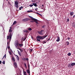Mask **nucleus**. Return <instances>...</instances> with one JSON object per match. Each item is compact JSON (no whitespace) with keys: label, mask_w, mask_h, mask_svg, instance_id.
I'll return each instance as SVG.
<instances>
[{"label":"nucleus","mask_w":75,"mask_h":75,"mask_svg":"<svg viewBox=\"0 0 75 75\" xmlns=\"http://www.w3.org/2000/svg\"><path fill=\"white\" fill-rule=\"evenodd\" d=\"M47 37V35L44 36H41L38 35L37 37L36 38L37 39V41H38L39 42H40V40H43L45 38H46Z\"/></svg>","instance_id":"nucleus-1"},{"label":"nucleus","mask_w":75,"mask_h":75,"mask_svg":"<svg viewBox=\"0 0 75 75\" xmlns=\"http://www.w3.org/2000/svg\"><path fill=\"white\" fill-rule=\"evenodd\" d=\"M30 18L31 19V21H30V23H34V22H35L36 24H39L38 22V20L37 19L33 18L31 16H30Z\"/></svg>","instance_id":"nucleus-2"},{"label":"nucleus","mask_w":75,"mask_h":75,"mask_svg":"<svg viewBox=\"0 0 75 75\" xmlns=\"http://www.w3.org/2000/svg\"><path fill=\"white\" fill-rule=\"evenodd\" d=\"M12 37V35L11 33H10L8 36H7V40H8L9 39V42L11 41V37Z\"/></svg>","instance_id":"nucleus-3"},{"label":"nucleus","mask_w":75,"mask_h":75,"mask_svg":"<svg viewBox=\"0 0 75 75\" xmlns=\"http://www.w3.org/2000/svg\"><path fill=\"white\" fill-rule=\"evenodd\" d=\"M20 43L18 40H16L15 42V45L16 47H17L18 46V45Z\"/></svg>","instance_id":"nucleus-4"},{"label":"nucleus","mask_w":75,"mask_h":75,"mask_svg":"<svg viewBox=\"0 0 75 75\" xmlns=\"http://www.w3.org/2000/svg\"><path fill=\"white\" fill-rule=\"evenodd\" d=\"M30 20V19L27 18L23 19L22 21H24V22H25V21H29V20Z\"/></svg>","instance_id":"nucleus-5"},{"label":"nucleus","mask_w":75,"mask_h":75,"mask_svg":"<svg viewBox=\"0 0 75 75\" xmlns=\"http://www.w3.org/2000/svg\"><path fill=\"white\" fill-rule=\"evenodd\" d=\"M44 30H42L40 31V32L39 31L38 32V34H40V35H43L44 34Z\"/></svg>","instance_id":"nucleus-6"},{"label":"nucleus","mask_w":75,"mask_h":75,"mask_svg":"<svg viewBox=\"0 0 75 75\" xmlns=\"http://www.w3.org/2000/svg\"><path fill=\"white\" fill-rule=\"evenodd\" d=\"M13 65H14V67L15 68H17V63H16V62H14L13 63Z\"/></svg>","instance_id":"nucleus-7"},{"label":"nucleus","mask_w":75,"mask_h":75,"mask_svg":"<svg viewBox=\"0 0 75 75\" xmlns=\"http://www.w3.org/2000/svg\"><path fill=\"white\" fill-rule=\"evenodd\" d=\"M14 3L15 6H17L18 5V2H17V0L14 1Z\"/></svg>","instance_id":"nucleus-8"},{"label":"nucleus","mask_w":75,"mask_h":75,"mask_svg":"<svg viewBox=\"0 0 75 75\" xmlns=\"http://www.w3.org/2000/svg\"><path fill=\"white\" fill-rule=\"evenodd\" d=\"M18 47H19L21 48V47H23V44H19L18 45Z\"/></svg>","instance_id":"nucleus-9"},{"label":"nucleus","mask_w":75,"mask_h":75,"mask_svg":"<svg viewBox=\"0 0 75 75\" xmlns=\"http://www.w3.org/2000/svg\"><path fill=\"white\" fill-rule=\"evenodd\" d=\"M18 51V54L21 57L22 56V54H21V53L19 52V51H18V50H17Z\"/></svg>","instance_id":"nucleus-10"},{"label":"nucleus","mask_w":75,"mask_h":75,"mask_svg":"<svg viewBox=\"0 0 75 75\" xmlns=\"http://www.w3.org/2000/svg\"><path fill=\"white\" fill-rule=\"evenodd\" d=\"M74 14V12L72 11L70 12V14L71 16H73Z\"/></svg>","instance_id":"nucleus-11"},{"label":"nucleus","mask_w":75,"mask_h":75,"mask_svg":"<svg viewBox=\"0 0 75 75\" xmlns=\"http://www.w3.org/2000/svg\"><path fill=\"white\" fill-rule=\"evenodd\" d=\"M60 41V38L59 36H57V39L56 40V41L59 42Z\"/></svg>","instance_id":"nucleus-12"},{"label":"nucleus","mask_w":75,"mask_h":75,"mask_svg":"<svg viewBox=\"0 0 75 75\" xmlns=\"http://www.w3.org/2000/svg\"><path fill=\"white\" fill-rule=\"evenodd\" d=\"M27 73L29 74H30V69H27L26 71Z\"/></svg>","instance_id":"nucleus-13"},{"label":"nucleus","mask_w":75,"mask_h":75,"mask_svg":"<svg viewBox=\"0 0 75 75\" xmlns=\"http://www.w3.org/2000/svg\"><path fill=\"white\" fill-rule=\"evenodd\" d=\"M32 4L33 6H35V7H37V3H33Z\"/></svg>","instance_id":"nucleus-14"},{"label":"nucleus","mask_w":75,"mask_h":75,"mask_svg":"<svg viewBox=\"0 0 75 75\" xmlns=\"http://www.w3.org/2000/svg\"><path fill=\"white\" fill-rule=\"evenodd\" d=\"M12 59L13 62H15V61H16L15 60V59L14 58V57H12Z\"/></svg>","instance_id":"nucleus-15"},{"label":"nucleus","mask_w":75,"mask_h":75,"mask_svg":"<svg viewBox=\"0 0 75 75\" xmlns=\"http://www.w3.org/2000/svg\"><path fill=\"white\" fill-rule=\"evenodd\" d=\"M71 65L72 67H73V66H75V63H72L71 64Z\"/></svg>","instance_id":"nucleus-16"},{"label":"nucleus","mask_w":75,"mask_h":75,"mask_svg":"<svg viewBox=\"0 0 75 75\" xmlns=\"http://www.w3.org/2000/svg\"><path fill=\"white\" fill-rule=\"evenodd\" d=\"M16 59L18 61L19 59H20L19 58V57H18V56L17 55H16Z\"/></svg>","instance_id":"nucleus-17"},{"label":"nucleus","mask_w":75,"mask_h":75,"mask_svg":"<svg viewBox=\"0 0 75 75\" xmlns=\"http://www.w3.org/2000/svg\"><path fill=\"white\" fill-rule=\"evenodd\" d=\"M66 44H67V45L68 46V45H69V43L68 41H67L66 42Z\"/></svg>","instance_id":"nucleus-18"},{"label":"nucleus","mask_w":75,"mask_h":75,"mask_svg":"<svg viewBox=\"0 0 75 75\" xmlns=\"http://www.w3.org/2000/svg\"><path fill=\"white\" fill-rule=\"evenodd\" d=\"M24 65L25 66V67H26L25 69L27 68V64L25 63H24Z\"/></svg>","instance_id":"nucleus-19"},{"label":"nucleus","mask_w":75,"mask_h":75,"mask_svg":"<svg viewBox=\"0 0 75 75\" xmlns=\"http://www.w3.org/2000/svg\"><path fill=\"white\" fill-rule=\"evenodd\" d=\"M22 59L23 60V61H26V58H22Z\"/></svg>","instance_id":"nucleus-20"},{"label":"nucleus","mask_w":75,"mask_h":75,"mask_svg":"<svg viewBox=\"0 0 75 75\" xmlns=\"http://www.w3.org/2000/svg\"><path fill=\"white\" fill-rule=\"evenodd\" d=\"M5 57V58H6V54H5L4 55V56L3 58H3H4Z\"/></svg>","instance_id":"nucleus-21"},{"label":"nucleus","mask_w":75,"mask_h":75,"mask_svg":"<svg viewBox=\"0 0 75 75\" xmlns=\"http://www.w3.org/2000/svg\"><path fill=\"white\" fill-rule=\"evenodd\" d=\"M16 23H17V22L16 21H15L13 23V24H16Z\"/></svg>","instance_id":"nucleus-22"},{"label":"nucleus","mask_w":75,"mask_h":75,"mask_svg":"<svg viewBox=\"0 0 75 75\" xmlns=\"http://www.w3.org/2000/svg\"><path fill=\"white\" fill-rule=\"evenodd\" d=\"M71 54L70 52H69V53H68V56H71Z\"/></svg>","instance_id":"nucleus-23"},{"label":"nucleus","mask_w":75,"mask_h":75,"mask_svg":"<svg viewBox=\"0 0 75 75\" xmlns=\"http://www.w3.org/2000/svg\"><path fill=\"white\" fill-rule=\"evenodd\" d=\"M9 32L10 33H12L13 32V30L11 29H10L9 31Z\"/></svg>","instance_id":"nucleus-24"},{"label":"nucleus","mask_w":75,"mask_h":75,"mask_svg":"<svg viewBox=\"0 0 75 75\" xmlns=\"http://www.w3.org/2000/svg\"><path fill=\"white\" fill-rule=\"evenodd\" d=\"M67 22H69V18H67Z\"/></svg>","instance_id":"nucleus-25"},{"label":"nucleus","mask_w":75,"mask_h":75,"mask_svg":"<svg viewBox=\"0 0 75 75\" xmlns=\"http://www.w3.org/2000/svg\"><path fill=\"white\" fill-rule=\"evenodd\" d=\"M27 12H28V13H32V12H33V11L30 10V11H27Z\"/></svg>","instance_id":"nucleus-26"},{"label":"nucleus","mask_w":75,"mask_h":75,"mask_svg":"<svg viewBox=\"0 0 75 75\" xmlns=\"http://www.w3.org/2000/svg\"><path fill=\"white\" fill-rule=\"evenodd\" d=\"M15 6L16 7V8H18V5H15Z\"/></svg>","instance_id":"nucleus-27"},{"label":"nucleus","mask_w":75,"mask_h":75,"mask_svg":"<svg viewBox=\"0 0 75 75\" xmlns=\"http://www.w3.org/2000/svg\"><path fill=\"white\" fill-rule=\"evenodd\" d=\"M33 51V49H30V52L32 53Z\"/></svg>","instance_id":"nucleus-28"},{"label":"nucleus","mask_w":75,"mask_h":75,"mask_svg":"<svg viewBox=\"0 0 75 75\" xmlns=\"http://www.w3.org/2000/svg\"><path fill=\"white\" fill-rule=\"evenodd\" d=\"M23 6H21V7H20V8H19V9L20 10H21V9H22V8H23Z\"/></svg>","instance_id":"nucleus-29"},{"label":"nucleus","mask_w":75,"mask_h":75,"mask_svg":"<svg viewBox=\"0 0 75 75\" xmlns=\"http://www.w3.org/2000/svg\"><path fill=\"white\" fill-rule=\"evenodd\" d=\"M2 63L3 64H5V61H3Z\"/></svg>","instance_id":"nucleus-30"},{"label":"nucleus","mask_w":75,"mask_h":75,"mask_svg":"<svg viewBox=\"0 0 75 75\" xmlns=\"http://www.w3.org/2000/svg\"><path fill=\"white\" fill-rule=\"evenodd\" d=\"M26 72H25V71L24 72L23 74H24V75H26Z\"/></svg>","instance_id":"nucleus-31"},{"label":"nucleus","mask_w":75,"mask_h":75,"mask_svg":"<svg viewBox=\"0 0 75 75\" xmlns=\"http://www.w3.org/2000/svg\"><path fill=\"white\" fill-rule=\"evenodd\" d=\"M20 51H21V52H23V50L22 49H21Z\"/></svg>","instance_id":"nucleus-32"},{"label":"nucleus","mask_w":75,"mask_h":75,"mask_svg":"<svg viewBox=\"0 0 75 75\" xmlns=\"http://www.w3.org/2000/svg\"><path fill=\"white\" fill-rule=\"evenodd\" d=\"M30 6V7H33V5H31V4H30L29 5Z\"/></svg>","instance_id":"nucleus-33"},{"label":"nucleus","mask_w":75,"mask_h":75,"mask_svg":"<svg viewBox=\"0 0 75 75\" xmlns=\"http://www.w3.org/2000/svg\"><path fill=\"white\" fill-rule=\"evenodd\" d=\"M28 69H30V64H29L28 67Z\"/></svg>","instance_id":"nucleus-34"},{"label":"nucleus","mask_w":75,"mask_h":75,"mask_svg":"<svg viewBox=\"0 0 75 75\" xmlns=\"http://www.w3.org/2000/svg\"><path fill=\"white\" fill-rule=\"evenodd\" d=\"M45 25H43L42 26V28H45Z\"/></svg>","instance_id":"nucleus-35"},{"label":"nucleus","mask_w":75,"mask_h":75,"mask_svg":"<svg viewBox=\"0 0 75 75\" xmlns=\"http://www.w3.org/2000/svg\"><path fill=\"white\" fill-rule=\"evenodd\" d=\"M28 30H32V29L31 28H29Z\"/></svg>","instance_id":"nucleus-36"},{"label":"nucleus","mask_w":75,"mask_h":75,"mask_svg":"<svg viewBox=\"0 0 75 75\" xmlns=\"http://www.w3.org/2000/svg\"><path fill=\"white\" fill-rule=\"evenodd\" d=\"M67 39H68V40H70V39H71V38H69V37H68L67 38Z\"/></svg>","instance_id":"nucleus-37"},{"label":"nucleus","mask_w":75,"mask_h":75,"mask_svg":"<svg viewBox=\"0 0 75 75\" xmlns=\"http://www.w3.org/2000/svg\"><path fill=\"white\" fill-rule=\"evenodd\" d=\"M73 18H75V15H74L73 16Z\"/></svg>","instance_id":"nucleus-38"},{"label":"nucleus","mask_w":75,"mask_h":75,"mask_svg":"<svg viewBox=\"0 0 75 75\" xmlns=\"http://www.w3.org/2000/svg\"><path fill=\"white\" fill-rule=\"evenodd\" d=\"M43 42H44V43H43V44H45V43H46V42H45V41H44Z\"/></svg>","instance_id":"nucleus-39"},{"label":"nucleus","mask_w":75,"mask_h":75,"mask_svg":"<svg viewBox=\"0 0 75 75\" xmlns=\"http://www.w3.org/2000/svg\"><path fill=\"white\" fill-rule=\"evenodd\" d=\"M26 61H28V58H26Z\"/></svg>","instance_id":"nucleus-40"},{"label":"nucleus","mask_w":75,"mask_h":75,"mask_svg":"<svg viewBox=\"0 0 75 75\" xmlns=\"http://www.w3.org/2000/svg\"><path fill=\"white\" fill-rule=\"evenodd\" d=\"M73 26H74V27H75V23H74L73 25Z\"/></svg>","instance_id":"nucleus-41"},{"label":"nucleus","mask_w":75,"mask_h":75,"mask_svg":"<svg viewBox=\"0 0 75 75\" xmlns=\"http://www.w3.org/2000/svg\"><path fill=\"white\" fill-rule=\"evenodd\" d=\"M9 53L10 54V55H11V52H9Z\"/></svg>","instance_id":"nucleus-42"},{"label":"nucleus","mask_w":75,"mask_h":75,"mask_svg":"<svg viewBox=\"0 0 75 75\" xmlns=\"http://www.w3.org/2000/svg\"><path fill=\"white\" fill-rule=\"evenodd\" d=\"M1 64V61H0V64Z\"/></svg>","instance_id":"nucleus-43"},{"label":"nucleus","mask_w":75,"mask_h":75,"mask_svg":"<svg viewBox=\"0 0 75 75\" xmlns=\"http://www.w3.org/2000/svg\"><path fill=\"white\" fill-rule=\"evenodd\" d=\"M24 39V40H25L26 39V38L25 37Z\"/></svg>","instance_id":"nucleus-44"},{"label":"nucleus","mask_w":75,"mask_h":75,"mask_svg":"<svg viewBox=\"0 0 75 75\" xmlns=\"http://www.w3.org/2000/svg\"><path fill=\"white\" fill-rule=\"evenodd\" d=\"M21 49H20V48H18V50H21Z\"/></svg>","instance_id":"nucleus-45"},{"label":"nucleus","mask_w":75,"mask_h":75,"mask_svg":"<svg viewBox=\"0 0 75 75\" xmlns=\"http://www.w3.org/2000/svg\"><path fill=\"white\" fill-rule=\"evenodd\" d=\"M42 7H44V4H42Z\"/></svg>","instance_id":"nucleus-46"},{"label":"nucleus","mask_w":75,"mask_h":75,"mask_svg":"<svg viewBox=\"0 0 75 75\" xmlns=\"http://www.w3.org/2000/svg\"><path fill=\"white\" fill-rule=\"evenodd\" d=\"M50 40V38L48 40H47V41H49V40Z\"/></svg>","instance_id":"nucleus-47"},{"label":"nucleus","mask_w":75,"mask_h":75,"mask_svg":"<svg viewBox=\"0 0 75 75\" xmlns=\"http://www.w3.org/2000/svg\"><path fill=\"white\" fill-rule=\"evenodd\" d=\"M25 32H28V31H27V30H26Z\"/></svg>","instance_id":"nucleus-48"},{"label":"nucleus","mask_w":75,"mask_h":75,"mask_svg":"<svg viewBox=\"0 0 75 75\" xmlns=\"http://www.w3.org/2000/svg\"><path fill=\"white\" fill-rule=\"evenodd\" d=\"M40 7H42V5H40Z\"/></svg>","instance_id":"nucleus-49"},{"label":"nucleus","mask_w":75,"mask_h":75,"mask_svg":"<svg viewBox=\"0 0 75 75\" xmlns=\"http://www.w3.org/2000/svg\"><path fill=\"white\" fill-rule=\"evenodd\" d=\"M41 8L42 9H43V8H42V7H41Z\"/></svg>","instance_id":"nucleus-50"},{"label":"nucleus","mask_w":75,"mask_h":75,"mask_svg":"<svg viewBox=\"0 0 75 75\" xmlns=\"http://www.w3.org/2000/svg\"><path fill=\"white\" fill-rule=\"evenodd\" d=\"M17 49H18V47H17V48H16Z\"/></svg>","instance_id":"nucleus-51"},{"label":"nucleus","mask_w":75,"mask_h":75,"mask_svg":"<svg viewBox=\"0 0 75 75\" xmlns=\"http://www.w3.org/2000/svg\"><path fill=\"white\" fill-rule=\"evenodd\" d=\"M11 29H12L11 28H10V30H11Z\"/></svg>","instance_id":"nucleus-52"},{"label":"nucleus","mask_w":75,"mask_h":75,"mask_svg":"<svg viewBox=\"0 0 75 75\" xmlns=\"http://www.w3.org/2000/svg\"><path fill=\"white\" fill-rule=\"evenodd\" d=\"M8 42L7 44H8Z\"/></svg>","instance_id":"nucleus-53"},{"label":"nucleus","mask_w":75,"mask_h":75,"mask_svg":"<svg viewBox=\"0 0 75 75\" xmlns=\"http://www.w3.org/2000/svg\"><path fill=\"white\" fill-rule=\"evenodd\" d=\"M29 75H30V73H29Z\"/></svg>","instance_id":"nucleus-54"},{"label":"nucleus","mask_w":75,"mask_h":75,"mask_svg":"<svg viewBox=\"0 0 75 75\" xmlns=\"http://www.w3.org/2000/svg\"><path fill=\"white\" fill-rule=\"evenodd\" d=\"M55 1H57V0H54Z\"/></svg>","instance_id":"nucleus-55"},{"label":"nucleus","mask_w":75,"mask_h":75,"mask_svg":"<svg viewBox=\"0 0 75 75\" xmlns=\"http://www.w3.org/2000/svg\"><path fill=\"white\" fill-rule=\"evenodd\" d=\"M8 48H9V47H8Z\"/></svg>","instance_id":"nucleus-56"},{"label":"nucleus","mask_w":75,"mask_h":75,"mask_svg":"<svg viewBox=\"0 0 75 75\" xmlns=\"http://www.w3.org/2000/svg\"><path fill=\"white\" fill-rule=\"evenodd\" d=\"M69 66H71V64H70V65H69Z\"/></svg>","instance_id":"nucleus-57"},{"label":"nucleus","mask_w":75,"mask_h":75,"mask_svg":"<svg viewBox=\"0 0 75 75\" xmlns=\"http://www.w3.org/2000/svg\"><path fill=\"white\" fill-rule=\"evenodd\" d=\"M6 1H8V0H6Z\"/></svg>","instance_id":"nucleus-58"},{"label":"nucleus","mask_w":75,"mask_h":75,"mask_svg":"<svg viewBox=\"0 0 75 75\" xmlns=\"http://www.w3.org/2000/svg\"><path fill=\"white\" fill-rule=\"evenodd\" d=\"M2 59H3V58Z\"/></svg>","instance_id":"nucleus-59"},{"label":"nucleus","mask_w":75,"mask_h":75,"mask_svg":"<svg viewBox=\"0 0 75 75\" xmlns=\"http://www.w3.org/2000/svg\"><path fill=\"white\" fill-rule=\"evenodd\" d=\"M32 1H33V0H32Z\"/></svg>","instance_id":"nucleus-60"}]
</instances>
